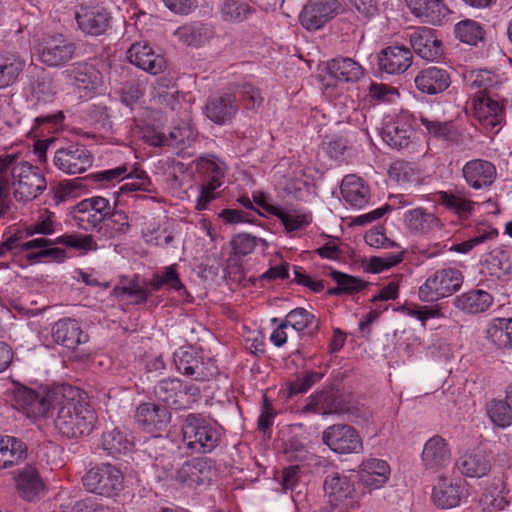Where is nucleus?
I'll return each mask as SVG.
<instances>
[{
    "mask_svg": "<svg viewBox=\"0 0 512 512\" xmlns=\"http://www.w3.org/2000/svg\"><path fill=\"white\" fill-rule=\"evenodd\" d=\"M61 391L62 399L55 402V428L67 438L89 435L97 420L93 407L88 402L76 398V391L71 387H61Z\"/></svg>",
    "mask_w": 512,
    "mask_h": 512,
    "instance_id": "obj_2",
    "label": "nucleus"
},
{
    "mask_svg": "<svg viewBox=\"0 0 512 512\" xmlns=\"http://www.w3.org/2000/svg\"><path fill=\"white\" fill-rule=\"evenodd\" d=\"M50 246L51 245L40 247L38 248L39 250L37 252H29L27 254V259L31 262L38 261L41 258H50L58 262L63 261L66 257L65 250ZM33 249L34 248H32L31 250Z\"/></svg>",
    "mask_w": 512,
    "mask_h": 512,
    "instance_id": "obj_63",
    "label": "nucleus"
},
{
    "mask_svg": "<svg viewBox=\"0 0 512 512\" xmlns=\"http://www.w3.org/2000/svg\"><path fill=\"white\" fill-rule=\"evenodd\" d=\"M237 112L236 97L232 94L210 96L205 105V115L218 125L231 122Z\"/></svg>",
    "mask_w": 512,
    "mask_h": 512,
    "instance_id": "obj_21",
    "label": "nucleus"
},
{
    "mask_svg": "<svg viewBox=\"0 0 512 512\" xmlns=\"http://www.w3.org/2000/svg\"><path fill=\"white\" fill-rule=\"evenodd\" d=\"M455 35L461 42L476 45L484 38V30L482 26L474 20H463L456 24Z\"/></svg>",
    "mask_w": 512,
    "mask_h": 512,
    "instance_id": "obj_51",
    "label": "nucleus"
},
{
    "mask_svg": "<svg viewBox=\"0 0 512 512\" xmlns=\"http://www.w3.org/2000/svg\"><path fill=\"white\" fill-rule=\"evenodd\" d=\"M75 44L62 34L43 40L39 59L49 67H59L70 61L75 53Z\"/></svg>",
    "mask_w": 512,
    "mask_h": 512,
    "instance_id": "obj_13",
    "label": "nucleus"
},
{
    "mask_svg": "<svg viewBox=\"0 0 512 512\" xmlns=\"http://www.w3.org/2000/svg\"><path fill=\"white\" fill-rule=\"evenodd\" d=\"M390 467L386 461L370 458L361 465L359 480L370 490L381 488L389 479Z\"/></svg>",
    "mask_w": 512,
    "mask_h": 512,
    "instance_id": "obj_28",
    "label": "nucleus"
},
{
    "mask_svg": "<svg viewBox=\"0 0 512 512\" xmlns=\"http://www.w3.org/2000/svg\"><path fill=\"white\" fill-rule=\"evenodd\" d=\"M51 334L55 343L70 350H75L89 339L88 334L82 330L78 321L71 318L58 320L52 326Z\"/></svg>",
    "mask_w": 512,
    "mask_h": 512,
    "instance_id": "obj_18",
    "label": "nucleus"
},
{
    "mask_svg": "<svg viewBox=\"0 0 512 512\" xmlns=\"http://www.w3.org/2000/svg\"><path fill=\"white\" fill-rule=\"evenodd\" d=\"M53 244H63L67 247L75 248L77 250L92 251L97 249V243L94 241L92 235H63L55 240L47 239L44 237L35 238L22 244L23 250H30L32 248H40Z\"/></svg>",
    "mask_w": 512,
    "mask_h": 512,
    "instance_id": "obj_30",
    "label": "nucleus"
},
{
    "mask_svg": "<svg viewBox=\"0 0 512 512\" xmlns=\"http://www.w3.org/2000/svg\"><path fill=\"white\" fill-rule=\"evenodd\" d=\"M340 9L338 0H311L303 7L299 20L305 29L318 30L334 18Z\"/></svg>",
    "mask_w": 512,
    "mask_h": 512,
    "instance_id": "obj_12",
    "label": "nucleus"
},
{
    "mask_svg": "<svg viewBox=\"0 0 512 512\" xmlns=\"http://www.w3.org/2000/svg\"><path fill=\"white\" fill-rule=\"evenodd\" d=\"M341 194L344 200L354 207H363L368 202V187L363 180L350 174L343 178L341 183Z\"/></svg>",
    "mask_w": 512,
    "mask_h": 512,
    "instance_id": "obj_39",
    "label": "nucleus"
},
{
    "mask_svg": "<svg viewBox=\"0 0 512 512\" xmlns=\"http://www.w3.org/2000/svg\"><path fill=\"white\" fill-rule=\"evenodd\" d=\"M405 226L411 232L426 234L440 226V220L422 208L408 210L403 216Z\"/></svg>",
    "mask_w": 512,
    "mask_h": 512,
    "instance_id": "obj_41",
    "label": "nucleus"
},
{
    "mask_svg": "<svg viewBox=\"0 0 512 512\" xmlns=\"http://www.w3.org/2000/svg\"><path fill=\"white\" fill-rule=\"evenodd\" d=\"M100 447L110 456L116 458L133 450L134 443L128 436L115 427L103 432L100 439Z\"/></svg>",
    "mask_w": 512,
    "mask_h": 512,
    "instance_id": "obj_38",
    "label": "nucleus"
},
{
    "mask_svg": "<svg viewBox=\"0 0 512 512\" xmlns=\"http://www.w3.org/2000/svg\"><path fill=\"white\" fill-rule=\"evenodd\" d=\"M47 183L40 169L20 159L18 154L0 156V211L8 207L10 189L17 201H31L45 189Z\"/></svg>",
    "mask_w": 512,
    "mask_h": 512,
    "instance_id": "obj_1",
    "label": "nucleus"
},
{
    "mask_svg": "<svg viewBox=\"0 0 512 512\" xmlns=\"http://www.w3.org/2000/svg\"><path fill=\"white\" fill-rule=\"evenodd\" d=\"M485 411L494 426L504 429L512 424V409L504 399L492 398L485 404Z\"/></svg>",
    "mask_w": 512,
    "mask_h": 512,
    "instance_id": "obj_48",
    "label": "nucleus"
},
{
    "mask_svg": "<svg viewBox=\"0 0 512 512\" xmlns=\"http://www.w3.org/2000/svg\"><path fill=\"white\" fill-rule=\"evenodd\" d=\"M174 35L187 46L199 47L213 38L214 29L210 24L194 21L178 27Z\"/></svg>",
    "mask_w": 512,
    "mask_h": 512,
    "instance_id": "obj_33",
    "label": "nucleus"
},
{
    "mask_svg": "<svg viewBox=\"0 0 512 512\" xmlns=\"http://www.w3.org/2000/svg\"><path fill=\"white\" fill-rule=\"evenodd\" d=\"M321 372H308L303 377L297 378L291 382L288 387V396L293 397L294 395L307 392L315 383L319 382L323 378Z\"/></svg>",
    "mask_w": 512,
    "mask_h": 512,
    "instance_id": "obj_59",
    "label": "nucleus"
},
{
    "mask_svg": "<svg viewBox=\"0 0 512 512\" xmlns=\"http://www.w3.org/2000/svg\"><path fill=\"white\" fill-rule=\"evenodd\" d=\"M28 447L14 436L0 435V469L19 465L27 458Z\"/></svg>",
    "mask_w": 512,
    "mask_h": 512,
    "instance_id": "obj_32",
    "label": "nucleus"
},
{
    "mask_svg": "<svg viewBox=\"0 0 512 512\" xmlns=\"http://www.w3.org/2000/svg\"><path fill=\"white\" fill-rule=\"evenodd\" d=\"M421 460L426 470L433 473L446 467L451 460L450 449L441 436H433L424 445Z\"/></svg>",
    "mask_w": 512,
    "mask_h": 512,
    "instance_id": "obj_23",
    "label": "nucleus"
},
{
    "mask_svg": "<svg viewBox=\"0 0 512 512\" xmlns=\"http://www.w3.org/2000/svg\"><path fill=\"white\" fill-rule=\"evenodd\" d=\"M258 239L247 233H240L233 237L231 246L234 254L245 256L253 252Z\"/></svg>",
    "mask_w": 512,
    "mask_h": 512,
    "instance_id": "obj_61",
    "label": "nucleus"
},
{
    "mask_svg": "<svg viewBox=\"0 0 512 512\" xmlns=\"http://www.w3.org/2000/svg\"><path fill=\"white\" fill-rule=\"evenodd\" d=\"M413 55L405 46H389L378 54L379 69L387 74H402L412 64Z\"/></svg>",
    "mask_w": 512,
    "mask_h": 512,
    "instance_id": "obj_20",
    "label": "nucleus"
},
{
    "mask_svg": "<svg viewBox=\"0 0 512 512\" xmlns=\"http://www.w3.org/2000/svg\"><path fill=\"white\" fill-rule=\"evenodd\" d=\"M196 165L203 181L196 208L204 210L208 203L215 198V190L224 183L226 166L214 156L200 157Z\"/></svg>",
    "mask_w": 512,
    "mask_h": 512,
    "instance_id": "obj_7",
    "label": "nucleus"
},
{
    "mask_svg": "<svg viewBox=\"0 0 512 512\" xmlns=\"http://www.w3.org/2000/svg\"><path fill=\"white\" fill-rule=\"evenodd\" d=\"M186 133V129L175 127L170 131L169 135H165L164 133L158 134L157 142L154 144L158 146H172L175 148H180L185 145Z\"/></svg>",
    "mask_w": 512,
    "mask_h": 512,
    "instance_id": "obj_62",
    "label": "nucleus"
},
{
    "mask_svg": "<svg viewBox=\"0 0 512 512\" xmlns=\"http://www.w3.org/2000/svg\"><path fill=\"white\" fill-rule=\"evenodd\" d=\"M486 336L501 349H512V318H494L488 324Z\"/></svg>",
    "mask_w": 512,
    "mask_h": 512,
    "instance_id": "obj_42",
    "label": "nucleus"
},
{
    "mask_svg": "<svg viewBox=\"0 0 512 512\" xmlns=\"http://www.w3.org/2000/svg\"><path fill=\"white\" fill-rule=\"evenodd\" d=\"M466 85L476 91L474 95L489 94V88L493 86V76L487 70L471 71L466 77Z\"/></svg>",
    "mask_w": 512,
    "mask_h": 512,
    "instance_id": "obj_55",
    "label": "nucleus"
},
{
    "mask_svg": "<svg viewBox=\"0 0 512 512\" xmlns=\"http://www.w3.org/2000/svg\"><path fill=\"white\" fill-rule=\"evenodd\" d=\"M284 322L297 332L310 329V332L317 331L319 321L305 308L299 307L291 310L285 317Z\"/></svg>",
    "mask_w": 512,
    "mask_h": 512,
    "instance_id": "obj_49",
    "label": "nucleus"
},
{
    "mask_svg": "<svg viewBox=\"0 0 512 512\" xmlns=\"http://www.w3.org/2000/svg\"><path fill=\"white\" fill-rule=\"evenodd\" d=\"M182 436L186 448L197 454L210 453L221 440L220 430L196 414H189L185 418Z\"/></svg>",
    "mask_w": 512,
    "mask_h": 512,
    "instance_id": "obj_4",
    "label": "nucleus"
},
{
    "mask_svg": "<svg viewBox=\"0 0 512 512\" xmlns=\"http://www.w3.org/2000/svg\"><path fill=\"white\" fill-rule=\"evenodd\" d=\"M67 73L72 84L78 89L95 90L101 80L99 71L90 64H78Z\"/></svg>",
    "mask_w": 512,
    "mask_h": 512,
    "instance_id": "obj_43",
    "label": "nucleus"
},
{
    "mask_svg": "<svg viewBox=\"0 0 512 512\" xmlns=\"http://www.w3.org/2000/svg\"><path fill=\"white\" fill-rule=\"evenodd\" d=\"M466 183L475 190L488 188L496 178L495 166L486 160L468 161L462 169Z\"/></svg>",
    "mask_w": 512,
    "mask_h": 512,
    "instance_id": "obj_22",
    "label": "nucleus"
},
{
    "mask_svg": "<svg viewBox=\"0 0 512 512\" xmlns=\"http://www.w3.org/2000/svg\"><path fill=\"white\" fill-rule=\"evenodd\" d=\"M414 83L421 93L435 95L450 86L451 78L447 70L431 66L418 72Z\"/></svg>",
    "mask_w": 512,
    "mask_h": 512,
    "instance_id": "obj_24",
    "label": "nucleus"
},
{
    "mask_svg": "<svg viewBox=\"0 0 512 512\" xmlns=\"http://www.w3.org/2000/svg\"><path fill=\"white\" fill-rule=\"evenodd\" d=\"M71 214L75 224L84 231H91L103 222L96 212L84 205V200L73 208Z\"/></svg>",
    "mask_w": 512,
    "mask_h": 512,
    "instance_id": "obj_53",
    "label": "nucleus"
},
{
    "mask_svg": "<svg viewBox=\"0 0 512 512\" xmlns=\"http://www.w3.org/2000/svg\"><path fill=\"white\" fill-rule=\"evenodd\" d=\"M420 122L431 137L452 145H459L462 142V133L453 121L430 120L421 116Z\"/></svg>",
    "mask_w": 512,
    "mask_h": 512,
    "instance_id": "obj_36",
    "label": "nucleus"
},
{
    "mask_svg": "<svg viewBox=\"0 0 512 512\" xmlns=\"http://www.w3.org/2000/svg\"><path fill=\"white\" fill-rule=\"evenodd\" d=\"M82 481L88 491L106 497L117 495L123 489L122 472L111 464L89 469Z\"/></svg>",
    "mask_w": 512,
    "mask_h": 512,
    "instance_id": "obj_8",
    "label": "nucleus"
},
{
    "mask_svg": "<svg viewBox=\"0 0 512 512\" xmlns=\"http://www.w3.org/2000/svg\"><path fill=\"white\" fill-rule=\"evenodd\" d=\"M463 284L462 272L446 267L436 270L419 288V298L425 302L437 301L457 292Z\"/></svg>",
    "mask_w": 512,
    "mask_h": 512,
    "instance_id": "obj_5",
    "label": "nucleus"
},
{
    "mask_svg": "<svg viewBox=\"0 0 512 512\" xmlns=\"http://www.w3.org/2000/svg\"><path fill=\"white\" fill-rule=\"evenodd\" d=\"M412 134L411 125L401 119L386 123L382 129L383 140L389 146L398 149L409 145Z\"/></svg>",
    "mask_w": 512,
    "mask_h": 512,
    "instance_id": "obj_40",
    "label": "nucleus"
},
{
    "mask_svg": "<svg viewBox=\"0 0 512 512\" xmlns=\"http://www.w3.org/2000/svg\"><path fill=\"white\" fill-rule=\"evenodd\" d=\"M322 442L337 454L360 453L363 449L358 431L348 424H333L322 432Z\"/></svg>",
    "mask_w": 512,
    "mask_h": 512,
    "instance_id": "obj_10",
    "label": "nucleus"
},
{
    "mask_svg": "<svg viewBox=\"0 0 512 512\" xmlns=\"http://www.w3.org/2000/svg\"><path fill=\"white\" fill-rule=\"evenodd\" d=\"M324 490L332 505L346 500L354 492L353 484L345 476L328 475L324 482Z\"/></svg>",
    "mask_w": 512,
    "mask_h": 512,
    "instance_id": "obj_44",
    "label": "nucleus"
},
{
    "mask_svg": "<svg viewBox=\"0 0 512 512\" xmlns=\"http://www.w3.org/2000/svg\"><path fill=\"white\" fill-rule=\"evenodd\" d=\"M174 363L180 373L196 381H207L217 374L214 361H204L201 353L190 346L180 347L174 353Z\"/></svg>",
    "mask_w": 512,
    "mask_h": 512,
    "instance_id": "obj_9",
    "label": "nucleus"
},
{
    "mask_svg": "<svg viewBox=\"0 0 512 512\" xmlns=\"http://www.w3.org/2000/svg\"><path fill=\"white\" fill-rule=\"evenodd\" d=\"M105 226L109 230L110 237H116L119 235L126 234L130 229L129 217L122 210H115V207L111 211V214L106 218Z\"/></svg>",
    "mask_w": 512,
    "mask_h": 512,
    "instance_id": "obj_56",
    "label": "nucleus"
},
{
    "mask_svg": "<svg viewBox=\"0 0 512 512\" xmlns=\"http://www.w3.org/2000/svg\"><path fill=\"white\" fill-rule=\"evenodd\" d=\"M349 408L344 399L332 392H320L311 395L303 407V412L320 415L345 414Z\"/></svg>",
    "mask_w": 512,
    "mask_h": 512,
    "instance_id": "obj_25",
    "label": "nucleus"
},
{
    "mask_svg": "<svg viewBox=\"0 0 512 512\" xmlns=\"http://www.w3.org/2000/svg\"><path fill=\"white\" fill-rule=\"evenodd\" d=\"M129 62L138 68L157 75L166 68L165 58L153 51V49L144 42H136L131 45L127 51Z\"/></svg>",
    "mask_w": 512,
    "mask_h": 512,
    "instance_id": "obj_16",
    "label": "nucleus"
},
{
    "mask_svg": "<svg viewBox=\"0 0 512 512\" xmlns=\"http://www.w3.org/2000/svg\"><path fill=\"white\" fill-rule=\"evenodd\" d=\"M62 399L61 388L35 390L24 385H16L12 391V407L27 418L37 421L45 419L55 409V402Z\"/></svg>",
    "mask_w": 512,
    "mask_h": 512,
    "instance_id": "obj_3",
    "label": "nucleus"
},
{
    "mask_svg": "<svg viewBox=\"0 0 512 512\" xmlns=\"http://www.w3.org/2000/svg\"><path fill=\"white\" fill-rule=\"evenodd\" d=\"M252 13L254 9L241 0H223L221 4V15L226 22H243Z\"/></svg>",
    "mask_w": 512,
    "mask_h": 512,
    "instance_id": "obj_50",
    "label": "nucleus"
},
{
    "mask_svg": "<svg viewBox=\"0 0 512 512\" xmlns=\"http://www.w3.org/2000/svg\"><path fill=\"white\" fill-rule=\"evenodd\" d=\"M135 419L147 432L163 431L171 420V414L167 407L148 402L136 408Z\"/></svg>",
    "mask_w": 512,
    "mask_h": 512,
    "instance_id": "obj_19",
    "label": "nucleus"
},
{
    "mask_svg": "<svg viewBox=\"0 0 512 512\" xmlns=\"http://www.w3.org/2000/svg\"><path fill=\"white\" fill-rule=\"evenodd\" d=\"M25 231L27 236L53 234L55 232V214L45 210L40 214L36 222L26 227Z\"/></svg>",
    "mask_w": 512,
    "mask_h": 512,
    "instance_id": "obj_58",
    "label": "nucleus"
},
{
    "mask_svg": "<svg viewBox=\"0 0 512 512\" xmlns=\"http://www.w3.org/2000/svg\"><path fill=\"white\" fill-rule=\"evenodd\" d=\"M464 494L465 489L460 483L441 478L433 488L432 499L437 507L450 509L459 505Z\"/></svg>",
    "mask_w": 512,
    "mask_h": 512,
    "instance_id": "obj_31",
    "label": "nucleus"
},
{
    "mask_svg": "<svg viewBox=\"0 0 512 512\" xmlns=\"http://www.w3.org/2000/svg\"><path fill=\"white\" fill-rule=\"evenodd\" d=\"M149 285L154 291L160 290L162 287L180 291L184 289V285L179 278L176 265L166 267L161 273L155 274L150 280Z\"/></svg>",
    "mask_w": 512,
    "mask_h": 512,
    "instance_id": "obj_52",
    "label": "nucleus"
},
{
    "mask_svg": "<svg viewBox=\"0 0 512 512\" xmlns=\"http://www.w3.org/2000/svg\"><path fill=\"white\" fill-rule=\"evenodd\" d=\"M329 74L340 82H356L364 74L363 67L352 58L338 57L327 63Z\"/></svg>",
    "mask_w": 512,
    "mask_h": 512,
    "instance_id": "obj_37",
    "label": "nucleus"
},
{
    "mask_svg": "<svg viewBox=\"0 0 512 512\" xmlns=\"http://www.w3.org/2000/svg\"><path fill=\"white\" fill-rule=\"evenodd\" d=\"M14 479L19 493L28 501L33 500L44 488L39 472L33 465L19 469Z\"/></svg>",
    "mask_w": 512,
    "mask_h": 512,
    "instance_id": "obj_34",
    "label": "nucleus"
},
{
    "mask_svg": "<svg viewBox=\"0 0 512 512\" xmlns=\"http://www.w3.org/2000/svg\"><path fill=\"white\" fill-rule=\"evenodd\" d=\"M474 106L480 119L488 125L496 126L501 122L503 106L489 94L474 95Z\"/></svg>",
    "mask_w": 512,
    "mask_h": 512,
    "instance_id": "obj_45",
    "label": "nucleus"
},
{
    "mask_svg": "<svg viewBox=\"0 0 512 512\" xmlns=\"http://www.w3.org/2000/svg\"><path fill=\"white\" fill-rule=\"evenodd\" d=\"M80 30L85 34L99 36L106 32L110 26L111 15L102 7H80L75 14Z\"/></svg>",
    "mask_w": 512,
    "mask_h": 512,
    "instance_id": "obj_17",
    "label": "nucleus"
},
{
    "mask_svg": "<svg viewBox=\"0 0 512 512\" xmlns=\"http://www.w3.org/2000/svg\"><path fill=\"white\" fill-rule=\"evenodd\" d=\"M409 41L414 52L424 60L435 61L443 54L442 42L431 28L417 27L409 35Z\"/></svg>",
    "mask_w": 512,
    "mask_h": 512,
    "instance_id": "obj_14",
    "label": "nucleus"
},
{
    "mask_svg": "<svg viewBox=\"0 0 512 512\" xmlns=\"http://www.w3.org/2000/svg\"><path fill=\"white\" fill-rule=\"evenodd\" d=\"M412 14L424 22L441 25L450 14L443 0H405Z\"/></svg>",
    "mask_w": 512,
    "mask_h": 512,
    "instance_id": "obj_26",
    "label": "nucleus"
},
{
    "mask_svg": "<svg viewBox=\"0 0 512 512\" xmlns=\"http://www.w3.org/2000/svg\"><path fill=\"white\" fill-rule=\"evenodd\" d=\"M437 201L446 209L454 212L459 216L469 214L474 202L463 195L457 189L437 192Z\"/></svg>",
    "mask_w": 512,
    "mask_h": 512,
    "instance_id": "obj_46",
    "label": "nucleus"
},
{
    "mask_svg": "<svg viewBox=\"0 0 512 512\" xmlns=\"http://www.w3.org/2000/svg\"><path fill=\"white\" fill-rule=\"evenodd\" d=\"M493 303L490 293L482 289H472L456 296L454 306L465 314L475 315L487 311Z\"/></svg>",
    "mask_w": 512,
    "mask_h": 512,
    "instance_id": "obj_29",
    "label": "nucleus"
},
{
    "mask_svg": "<svg viewBox=\"0 0 512 512\" xmlns=\"http://www.w3.org/2000/svg\"><path fill=\"white\" fill-rule=\"evenodd\" d=\"M212 465L209 458H193L185 462L175 474V479L179 483L189 487L209 483L212 479Z\"/></svg>",
    "mask_w": 512,
    "mask_h": 512,
    "instance_id": "obj_15",
    "label": "nucleus"
},
{
    "mask_svg": "<svg viewBox=\"0 0 512 512\" xmlns=\"http://www.w3.org/2000/svg\"><path fill=\"white\" fill-rule=\"evenodd\" d=\"M93 162V154L84 145L80 144H71L59 148L53 156L54 166L67 175L84 173L92 167Z\"/></svg>",
    "mask_w": 512,
    "mask_h": 512,
    "instance_id": "obj_11",
    "label": "nucleus"
},
{
    "mask_svg": "<svg viewBox=\"0 0 512 512\" xmlns=\"http://www.w3.org/2000/svg\"><path fill=\"white\" fill-rule=\"evenodd\" d=\"M26 66V61L18 53L0 52V89L14 85Z\"/></svg>",
    "mask_w": 512,
    "mask_h": 512,
    "instance_id": "obj_35",
    "label": "nucleus"
},
{
    "mask_svg": "<svg viewBox=\"0 0 512 512\" xmlns=\"http://www.w3.org/2000/svg\"><path fill=\"white\" fill-rule=\"evenodd\" d=\"M268 213L279 218L287 231H296L303 228L307 221L302 216H294L283 210L281 207H267Z\"/></svg>",
    "mask_w": 512,
    "mask_h": 512,
    "instance_id": "obj_60",
    "label": "nucleus"
},
{
    "mask_svg": "<svg viewBox=\"0 0 512 512\" xmlns=\"http://www.w3.org/2000/svg\"><path fill=\"white\" fill-rule=\"evenodd\" d=\"M128 181L120 186L119 192L126 194L133 191H149L151 181L143 170L134 168L130 172L127 170V176L124 178Z\"/></svg>",
    "mask_w": 512,
    "mask_h": 512,
    "instance_id": "obj_54",
    "label": "nucleus"
},
{
    "mask_svg": "<svg viewBox=\"0 0 512 512\" xmlns=\"http://www.w3.org/2000/svg\"><path fill=\"white\" fill-rule=\"evenodd\" d=\"M84 205L90 207L96 214L105 221L115 206H111L108 199L101 196H94L84 199Z\"/></svg>",
    "mask_w": 512,
    "mask_h": 512,
    "instance_id": "obj_64",
    "label": "nucleus"
},
{
    "mask_svg": "<svg viewBox=\"0 0 512 512\" xmlns=\"http://www.w3.org/2000/svg\"><path fill=\"white\" fill-rule=\"evenodd\" d=\"M330 276L338 285L341 286L343 294L358 293L368 285L367 282L360 278L345 274L337 270H332L330 272Z\"/></svg>",
    "mask_w": 512,
    "mask_h": 512,
    "instance_id": "obj_57",
    "label": "nucleus"
},
{
    "mask_svg": "<svg viewBox=\"0 0 512 512\" xmlns=\"http://www.w3.org/2000/svg\"><path fill=\"white\" fill-rule=\"evenodd\" d=\"M31 96L37 103L52 102L57 90L51 76L43 69L30 84Z\"/></svg>",
    "mask_w": 512,
    "mask_h": 512,
    "instance_id": "obj_47",
    "label": "nucleus"
},
{
    "mask_svg": "<svg viewBox=\"0 0 512 512\" xmlns=\"http://www.w3.org/2000/svg\"><path fill=\"white\" fill-rule=\"evenodd\" d=\"M156 398L175 410L189 408L200 398V389L194 384H185L180 379L161 380L154 387Z\"/></svg>",
    "mask_w": 512,
    "mask_h": 512,
    "instance_id": "obj_6",
    "label": "nucleus"
},
{
    "mask_svg": "<svg viewBox=\"0 0 512 512\" xmlns=\"http://www.w3.org/2000/svg\"><path fill=\"white\" fill-rule=\"evenodd\" d=\"M456 466L467 477L481 478L491 470V458L486 451L474 449L461 456Z\"/></svg>",
    "mask_w": 512,
    "mask_h": 512,
    "instance_id": "obj_27",
    "label": "nucleus"
}]
</instances>
